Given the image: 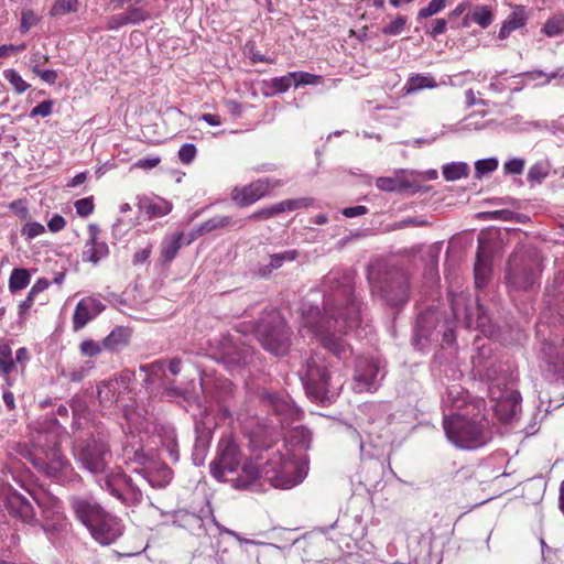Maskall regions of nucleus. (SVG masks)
Returning a JSON list of instances; mask_svg holds the SVG:
<instances>
[{"label":"nucleus","instance_id":"obj_1","mask_svg":"<svg viewBox=\"0 0 564 564\" xmlns=\"http://www.w3.org/2000/svg\"><path fill=\"white\" fill-rule=\"evenodd\" d=\"M355 273L350 269L335 268L322 281L323 313L311 306L302 313L301 333L306 330L319 339L323 347L338 358L349 351L343 335L361 322L362 303L354 292Z\"/></svg>","mask_w":564,"mask_h":564},{"label":"nucleus","instance_id":"obj_2","mask_svg":"<svg viewBox=\"0 0 564 564\" xmlns=\"http://www.w3.org/2000/svg\"><path fill=\"white\" fill-rule=\"evenodd\" d=\"M260 478L274 488L290 489L300 484L304 475L291 458L289 449L285 453L267 449L247 459L241 466V473L230 480L236 488L245 489Z\"/></svg>","mask_w":564,"mask_h":564},{"label":"nucleus","instance_id":"obj_3","mask_svg":"<svg viewBox=\"0 0 564 564\" xmlns=\"http://www.w3.org/2000/svg\"><path fill=\"white\" fill-rule=\"evenodd\" d=\"M443 426L448 441L459 448H478L490 440L489 422L480 413L469 417L467 412H453L444 417Z\"/></svg>","mask_w":564,"mask_h":564},{"label":"nucleus","instance_id":"obj_4","mask_svg":"<svg viewBox=\"0 0 564 564\" xmlns=\"http://www.w3.org/2000/svg\"><path fill=\"white\" fill-rule=\"evenodd\" d=\"M256 334L262 347L275 356H284L290 349L291 333L276 311H271L258 322Z\"/></svg>","mask_w":564,"mask_h":564},{"label":"nucleus","instance_id":"obj_5","mask_svg":"<svg viewBox=\"0 0 564 564\" xmlns=\"http://www.w3.org/2000/svg\"><path fill=\"white\" fill-rule=\"evenodd\" d=\"M138 479H133L122 473L106 475L100 487L126 506H135L142 501L143 495L139 479L147 481L151 487H163L164 484L155 482L145 470H135Z\"/></svg>","mask_w":564,"mask_h":564},{"label":"nucleus","instance_id":"obj_6","mask_svg":"<svg viewBox=\"0 0 564 564\" xmlns=\"http://www.w3.org/2000/svg\"><path fill=\"white\" fill-rule=\"evenodd\" d=\"M75 460L93 475L107 474L111 458L108 444L96 437L78 441L73 447Z\"/></svg>","mask_w":564,"mask_h":564},{"label":"nucleus","instance_id":"obj_7","mask_svg":"<svg viewBox=\"0 0 564 564\" xmlns=\"http://www.w3.org/2000/svg\"><path fill=\"white\" fill-rule=\"evenodd\" d=\"M302 380L306 392L321 402L328 398L332 388L335 389L333 373L325 365L324 356L317 352L307 359Z\"/></svg>","mask_w":564,"mask_h":564},{"label":"nucleus","instance_id":"obj_8","mask_svg":"<svg viewBox=\"0 0 564 564\" xmlns=\"http://www.w3.org/2000/svg\"><path fill=\"white\" fill-rule=\"evenodd\" d=\"M373 270L369 271L368 280L371 284L372 294L380 296L386 303L399 306L408 300V279L403 272L393 270L383 280L375 282Z\"/></svg>","mask_w":564,"mask_h":564},{"label":"nucleus","instance_id":"obj_9","mask_svg":"<svg viewBox=\"0 0 564 564\" xmlns=\"http://www.w3.org/2000/svg\"><path fill=\"white\" fill-rule=\"evenodd\" d=\"M540 264L532 257L512 254L508 261L506 279L514 290H529L538 282Z\"/></svg>","mask_w":564,"mask_h":564},{"label":"nucleus","instance_id":"obj_10","mask_svg":"<svg viewBox=\"0 0 564 564\" xmlns=\"http://www.w3.org/2000/svg\"><path fill=\"white\" fill-rule=\"evenodd\" d=\"M241 453L231 436H223L217 446V454L210 463V473L218 480H228L227 476L236 474L241 465Z\"/></svg>","mask_w":564,"mask_h":564},{"label":"nucleus","instance_id":"obj_11","mask_svg":"<svg viewBox=\"0 0 564 564\" xmlns=\"http://www.w3.org/2000/svg\"><path fill=\"white\" fill-rule=\"evenodd\" d=\"M283 183L274 178H260L243 187H236L231 192V199L240 207L249 206L263 196L270 189L281 186Z\"/></svg>","mask_w":564,"mask_h":564},{"label":"nucleus","instance_id":"obj_12","mask_svg":"<svg viewBox=\"0 0 564 564\" xmlns=\"http://www.w3.org/2000/svg\"><path fill=\"white\" fill-rule=\"evenodd\" d=\"M88 531L93 539L101 545H110L123 534L124 524L121 519L106 512L88 528Z\"/></svg>","mask_w":564,"mask_h":564},{"label":"nucleus","instance_id":"obj_13","mask_svg":"<svg viewBox=\"0 0 564 564\" xmlns=\"http://www.w3.org/2000/svg\"><path fill=\"white\" fill-rule=\"evenodd\" d=\"M384 377V371L378 361L364 359L357 365L354 389L357 392L377 390L379 382Z\"/></svg>","mask_w":564,"mask_h":564},{"label":"nucleus","instance_id":"obj_14","mask_svg":"<svg viewBox=\"0 0 564 564\" xmlns=\"http://www.w3.org/2000/svg\"><path fill=\"white\" fill-rule=\"evenodd\" d=\"M217 349L214 358L228 369H234L245 362L249 355V347L230 336L220 339Z\"/></svg>","mask_w":564,"mask_h":564},{"label":"nucleus","instance_id":"obj_15","mask_svg":"<svg viewBox=\"0 0 564 564\" xmlns=\"http://www.w3.org/2000/svg\"><path fill=\"white\" fill-rule=\"evenodd\" d=\"M69 505L77 520L87 529L107 512L91 496H73Z\"/></svg>","mask_w":564,"mask_h":564},{"label":"nucleus","instance_id":"obj_16","mask_svg":"<svg viewBox=\"0 0 564 564\" xmlns=\"http://www.w3.org/2000/svg\"><path fill=\"white\" fill-rule=\"evenodd\" d=\"M35 467L50 478H61L73 471L72 464L61 454L59 449L54 446L45 452L44 458L34 460Z\"/></svg>","mask_w":564,"mask_h":564},{"label":"nucleus","instance_id":"obj_17","mask_svg":"<svg viewBox=\"0 0 564 564\" xmlns=\"http://www.w3.org/2000/svg\"><path fill=\"white\" fill-rule=\"evenodd\" d=\"M267 402L274 414L280 417L282 424H291L301 419V410L291 400L272 393L267 397Z\"/></svg>","mask_w":564,"mask_h":564},{"label":"nucleus","instance_id":"obj_18","mask_svg":"<svg viewBox=\"0 0 564 564\" xmlns=\"http://www.w3.org/2000/svg\"><path fill=\"white\" fill-rule=\"evenodd\" d=\"M144 0H137L135 3L128 8L121 14L115 15L109 20V29H117L128 24H139L151 18L150 12L144 10L140 4Z\"/></svg>","mask_w":564,"mask_h":564},{"label":"nucleus","instance_id":"obj_19","mask_svg":"<svg viewBox=\"0 0 564 564\" xmlns=\"http://www.w3.org/2000/svg\"><path fill=\"white\" fill-rule=\"evenodd\" d=\"M7 509L10 514L21 519L23 522H31L34 519L32 505L18 492H13L7 498Z\"/></svg>","mask_w":564,"mask_h":564},{"label":"nucleus","instance_id":"obj_20","mask_svg":"<svg viewBox=\"0 0 564 564\" xmlns=\"http://www.w3.org/2000/svg\"><path fill=\"white\" fill-rule=\"evenodd\" d=\"M474 271L476 286L484 288L489 279L490 264L485 241L481 236L478 237V252Z\"/></svg>","mask_w":564,"mask_h":564},{"label":"nucleus","instance_id":"obj_21","mask_svg":"<svg viewBox=\"0 0 564 564\" xmlns=\"http://www.w3.org/2000/svg\"><path fill=\"white\" fill-rule=\"evenodd\" d=\"M89 230L91 235L89 240L86 242V250L83 253V259L88 262L97 263L108 256L109 249L106 242L97 241L98 229L95 225H90Z\"/></svg>","mask_w":564,"mask_h":564},{"label":"nucleus","instance_id":"obj_22","mask_svg":"<svg viewBox=\"0 0 564 564\" xmlns=\"http://www.w3.org/2000/svg\"><path fill=\"white\" fill-rule=\"evenodd\" d=\"M99 306V302L94 299H83L80 300L74 311L73 314V326L75 330H78L85 327L88 322L93 318L91 310H95Z\"/></svg>","mask_w":564,"mask_h":564},{"label":"nucleus","instance_id":"obj_23","mask_svg":"<svg viewBox=\"0 0 564 564\" xmlns=\"http://www.w3.org/2000/svg\"><path fill=\"white\" fill-rule=\"evenodd\" d=\"M466 326L468 328H473V327L478 328L486 336H492L495 334V327L491 324V318L487 314V311L485 310V307L480 304L477 305L476 319L473 318V316L469 312H466Z\"/></svg>","mask_w":564,"mask_h":564},{"label":"nucleus","instance_id":"obj_24","mask_svg":"<svg viewBox=\"0 0 564 564\" xmlns=\"http://www.w3.org/2000/svg\"><path fill=\"white\" fill-rule=\"evenodd\" d=\"M131 330L128 327L119 326L104 338L102 346L110 351H117L129 344Z\"/></svg>","mask_w":564,"mask_h":564},{"label":"nucleus","instance_id":"obj_25","mask_svg":"<svg viewBox=\"0 0 564 564\" xmlns=\"http://www.w3.org/2000/svg\"><path fill=\"white\" fill-rule=\"evenodd\" d=\"M184 245V234L175 232L164 238L161 243V259L163 262H171Z\"/></svg>","mask_w":564,"mask_h":564},{"label":"nucleus","instance_id":"obj_26","mask_svg":"<svg viewBox=\"0 0 564 564\" xmlns=\"http://www.w3.org/2000/svg\"><path fill=\"white\" fill-rule=\"evenodd\" d=\"M297 257L299 252L296 250H285L283 252L271 254L269 263L259 269V274L267 276L274 270L282 268L285 262H292Z\"/></svg>","mask_w":564,"mask_h":564},{"label":"nucleus","instance_id":"obj_27","mask_svg":"<svg viewBox=\"0 0 564 564\" xmlns=\"http://www.w3.org/2000/svg\"><path fill=\"white\" fill-rule=\"evenodd\" d=\"M436 321L434 312H425L417 317L415 326V339L421 341L422 339L429 340L433 336V330L430 326H433Z\"/></svg>","mask_w":564,"mask_h":564},{"label":"nucleus","instance_id":"obj_28","mask_svg":"<svg viewBox=\"0 0 564 564\" xmlns=\"http://www.w3.org/2000/svg\"><path fill=\"white\" fill-rule=\"evenodd\" d=\"M293 75L292 72L281 76L274 77L270 82H263V85L271 88L272 90H263L265 96H274L276 94L285 93L292 84Z\"/></svg>","mask_w":564,"mask_h":564},{"label":"nucleus","instance_id":"obj_29","mask_svg":"<svg viewBox=\"0 0 564 564\" xmlns=\"http://www.w3.org/2000/svg\"><path fill=\"white\" fill-rule=\"evenodd\" d=\"M139 372L143 373V386L149 388L152 383H154L155 379H159L164 373V366L160 361H155L148 365H141L139 368Z\"/></svg>","mask_w":564,"mask_h":564},{"label":"nucleus","instance_id":"obj_30","mask_svg":"<svg viewBox=\"0 0 564 564\" xmlns=\"http://www.w3.org/2000/svg\"><path fill=\"white\" fill-rule=\"evenodd\" d=\"M48 288V281L39 279L29 291L24 301L19 306V314L23 316L33 305L35 296Z\"/></svg>","mask_w":564,"mask_h":564},{"label":"nucleus","instance_id":"obj_31","mask_svg":"<svg viewBox=\"0 0 564 564\" xmlns=\"http://www.w3.org/2000/svg\"><path fill=\"white\" fill-rule=\"evenodd\" d=\"M31 281L26 269H13L9 279V290L14 293L25 289Z\"/></svg>","mask_w":564,"mask_h":564},{"label":"nucleus","instance_id":"obj_32","mask_svg":"<svg viewBox=\"0 0 564 564\" xmlns=\"http://www.w3.org/2000/svg\"><path fill=\"white\" fill-rule=\"evenodd\" d=\"M470 19L482 29H487L494 21V13L490 7L481 4L470 11Z\"/></svg>","mask_w":564,"mask_h":564},{"label":"nucleus","instance_id":"obj_33","mask_svg":"<svg viewBox=\"0 0 564 564\" xmlns=\"http://www.w3.org/2000/svg\"><path fill=\"white\" fill-rule=\"evenodd\" d=\"M466 393L463 391V389L459 386H453L447 391V395L444 399V404L446 406H451L453 411L455 410H462L463 406L466 404Z\"/></svg>","mask_w":564,"mask_h":564},{"label":"nucleus","instance_id":"obj_34","mask_svg":"<svg viewBox=\"0 0 564 564\" xmlns=\"http://www.w3.org/2000/svg\"><path fill=\"white\" fill-rule=\"evenodd\" d=\"M232 224V219L229 216H214L203 224L197 229L199 235L208 234L217 229L225 228Z\"/></svg>","mask_w":564,"mask_h":564},{"label":"nucleus","instance_id":"obj_35","mask_svg":"<svg viewBox=\"0 0 564 564\" xmlns=\"http://www.w3.org/2000/svg\"><path fill=\"white\" fill-rule=\"evenodd\" d=\"M436 87V82L432 76L425 75H413L409 78L406 83V93L411 94L424 88H434Z\"/></svg>","mask_w":564,"mask_h":564},{"label":"nucleus","instance_id":"obj_36","mask_svg":"<svg viewBox=\"0 0 564 564\" xmlns=\"http://www.w3.org/2000/svg\"><path fill=\"white\" fill-rule=\"evenodd\" d=\"M469 173V166L466 163H451L443 166V175L446 181H456L466 177Z\"/></svg>","mask_w":564,"mask_h":564},{"label":"nucleus","instance_id":"obj_37","mask_svg":"<svg viewBox=\"0 0 564 564\" xmlns=\"http://www.w3.org/2000/svg\"><path fill=\"white\" fill-rule=\"evenodd\" d=\"M312 202L313 200L311 198H306V197L296 198V199H286V200L276 203L275 207H276L278 214H281L286 210L291 212V210H296L300 208H307L312 205Z\"/></svg>","mask_w":564,"mask_h":564},{"label":"nucleus","instance_id":"obj_38","mask_svg":"<svg viewBox=\"0 0 564 564\" xmlns=\"http://www.w3.org/2000/svg\"><path fill=\"white\" fill-rule=\"evenodd\" d=\"M542 32L549 37L561 35L564 32V15H554L550 18L545 22Z\"/></svg>","mask_w":564,"mask_h":564},{"label":"nucleus","instance_id":"obj_39","mask_svg":"<svg viewBox=\"0 0 564 564\" xmlns=\"http://www.w3.org/2000/svg\"><path fill=\"white\" fill-rule=\"evenodd\" d=\"M3 77L12 85L17 94H23L30 87V85L13 68L6 69L3 72Z\"/></svg>","mask_w":564,"mask_h":564},{"label":"nucleus","instance_id":"obj_40","mask_svg":"<svg viewBox=\"0 0 564 564\" xmlns=\"http://www.w3.org/2000/svg\"><path fill=\"white\" fill-rule=\"evenodd\" d=\"M528 20V15L523 7H517L503 21V23L509 24V28L512 31H516L525 25Z\"/></svg>","mask_w":564,"mask_h":564},{"label":"nucleus","instance_id":"obj_41","mask_svg":"<svg viewBox=\"0 0 564 564\" xmlns=\"http://www.w3.org/2000/svg\"><path fill=\"white\" fill-rule=\"evenodd\" d=\"M14 367L12 360V350L8 343L0 344V372L8 375Z\"/></svg>","mask_w":564,"mask_h":564},{"label":"nucleus","instance_id":"obj_42","mask_svg":"<svg viewBox=\"0 0 564 564\" xmlns=\"http://www.w3.org/2000/svg\"><path fill=\"white\" fill-rule=\"evenodd\" d=\"M542 352L546 362L553 366L555 370L562 365V354L554 344H544Z\"/></svg>","mask_w":564,"mask_h":564},{"label":"nucleus","instance_id":"obj_43","mask_svg":"<svg viewBox=\"0 0 564 564\" xmlns=\"http://www.w3.org/2000/svg\"><path fill=\"white\" fill-rule=\"evenodd\" d=\"M162 434H160L162 446L165 447L171 456H175L177 451L175 431L171 427H162Z\"/></svg>","mask_w":564,"mask_h":564},{"label":"nucleus","instance_id":"obj_44","mask_svg":"<svg viewBox=\"0 0 564 564\" xmlns=\"http://www.w3.org/2000/svg\"><path fill=\"white\" fill-rule=\"evenodd\" d=\"M77 0H56L51 9L52 17H62L77 10Z\"/></svg>","mask_w":564,"mask_h":564},{"label":"nucleus","instance_id":"obj_45","mask_svg":"<svg viewBox=\"0 0 564 564\" xmlns=\"http://www.w3.org/2000/svg\"><path fill=\"white\" fill-rule=\"evenodd\" d=\"M292 75L295 87L304 85H318L323 82V77L321 75L306 72H292Z\"/></svg>","mask_w":564,"mask_h":564},{"label":"nucleus","instance_id":"obj_46","mask_svg":"<svg viewBox=\"0 0 564 564\" xmlns=\"http://www.w3.org/2000/svg\"><path fill=\"white\" fill-rule=\"evenodd\" d=\"M116 386L117 381H108L106 383H102L98 388V398L100 399L101 403H113L117 401L116 397Z\"/></svg>","mask_w":564,"mask_h":564},{"label":"nucleus","instance_id":"obj_47","mask_svg":"<svg viewBox=\"0 0 564 564\" xmlns=\"http://www.w3.org/2000/svg\"><path fill=\"white\" fill-rule=\"evenodd\" d=\"M145 209H147V214L150 217H158V216H164V215L169 214L171 212L172 207H171L170 203H167L163 199H159V200L149 203L145 206Z\"/></svg>","mask_w":564,"mask_h":564},{"label":"nucleus","instance_id":"obj_48","mask_svg":"<svg viewBox=\"0 0 564 564\" xmlns=\"http://www.w3.org/2000/svg\"><path fill=\"white\" fill-rule=\"evenodd\" d=\"M446 2L447 0H431L426 7L419 10L417 20L437 14L446 7Z\"/></svg>","mask_w":564,"mask_h":564},{"label":"nucleus","instance_id":"obj_49","mask_svg":"<svg viewBox=\"0 0 564 564\" xmlns=\"http://www.w3.org/2000/svg\"><path fill=\"white\" fill-rule=\"evenodd\" d=\"M311 435L304 427H296L291 431L290 442L300 445L302 448H307L310 445Z\"/></svg>","mask_w":564,"mask_h":564},{"label":"nucleus","instance_id":"obj_50","mask_svg":"<svg viewBox=\"0 0 564 564\" xmlns=\"http://www.w3.org/2000/svg\"><path fill=\"white\" fill-rule=\"evenodd\" d=\"M498 167V160L495 158L478 160L475 163L476 176L481 177L485 174L491 173Z\"/></svg>","mask_w":564,"mask_h":564},{"label":"nucleus","instance_id":"obj_51","mask_svg":"<svg viewBox=\"0 0 564 564\" xmlns=\"http://www.w3.org/2000/svg\"><path fill=\"white\" fill-rule=\"evenodd\" d=\"M549 174V169L543 163L533 164L528 172V181L531 183H541Z\"/></svg>","mask_w":564,"mask_h":564},{"label":"nucleus","instance_id":"obj_52","mask_svg":"<svg viewBox=\"0 0 564 564\" xmlns=\"http://www.w3.org/2000/svg\"><path fill=\"white\" fill-rule=\"evenodd\" d=\"M447 21L443 18L432 20L425 28V33L435 39L446 32Z\"/></svg>","mask_w":564,"mask_h":564},{"label":"nucleus","instance_id":"obj_53","mask_svg":"<svg viewBox=\"0 0 564 564\" xmlns=\"http://www.w3.org/2000/svg\"><path fill=\"white\" fill-rule=\"evenodd\" d=\"M102 348H104L102 341L98 343L93 339L84 340L79 345V350H80L82 355L87 356V357L98 356L101 352Z\"/></svg>","mask_w":564,"mask_h":564},{"label":"nucleus","instance_id":"obj_54","mask_svg":"<svg viewBox=\"0 0 564 564\" xmlns=\"http://www.w3.org/2000/svg\"><path fill=\"white\" fill-rule=\"evenodd\" d=\"M405 24L406 18L404 15H398L382 29V33L387 35H398L403 31Z\"/></svg>","mask_w":564,"mask_h":564},{"label":"nucleus","instance_id":"obj_55","mask_svg":"<svg viewBox=\"0 0 564 564\" xmlns=\"http://www.w3.org/2000/svg\"><path fill=\"white\" fill-rule=\"evenodd\" d=\"M525 161L520 158H513L505 162L503 170L506 174L519 175L523 172Z\"/></svg>","mask_w":564,"mask_h":564},{"label":"nucleus","instance_id":"obj_56","mask_svg":"<svg viewBox=\"0 0 564 564\" xmlns=\"http://www.w3.org/2000/svg\"><path fill=\"white\" fill-rule=\"evenodd\" d=\"M37 22L39 17L32 10H23L21 14V32L26 33Z\"/></svg>","mask_w":564,"mask_h":564},{"label":"nucleus","instance_id":"obj_57","mask_svg":"<svg viewBox=\"0 0 564 564\" xmlns=\"http://www.w3.org/2000/svg\"><path fill=\"white\" fill-rule=\"evenodd\" d=\"M197 150L193 143H185L178 150V158L182 163L189 164L194 161Z\"/></svg>","mask_w":564,"mask_h":564},{"label":"nucleus","instance_id":"obj_58","mask_svg":"<svg viewBox=\"0 0 564 564\" xmlns=\"http://www.w3.org/2000/svg\"><path fill=\"white\" fill-rule=\"evenodd\" d=\"M76 213L82 217H87L94 212V203L91 197L80 198L75 202Z\"/></svg>","mask_w":564,"mask_h":564},{"label":"nucleus","instance_id":"obj_59","mask_svg":"<svg viewBox=\"0 0 564 564\" xmlns=\"http://www.w3.org/2000/svg\"><path fill=\"white\" fill-rule=\"evenodd\" d=\"M45 231V228L40 223H28L22 228V235L28 239H34L35 237L42 235Z\"/></svg>","mask_w":564,"mask_h":564},{"label":"nucleus","instance_id":"obj_60","mask_svg":"<svg viewBox=\"0 0 564 564\" xmlns=\"http://www.w3.org/2000/svg\"><path fill=\"white\" fill-rule=\"evenodd\" d=\"M376 186L386 192H394L400 188V182L393 177H379L376 181Z\"/></svg>","mask_w":564,"mask_h":564},{"label":"nucleus","instance_id":"obj_61","mask_svg":"<svg viewBox=\"0 0 564 564\" xmlns=\"http://www.w3.org/2000/svg\"><path fill=\"white\" fill-rule=\"evenodd\" d=\"M52 109H53V101L44 100L31 110L30 117H32V118L37 117V116L43 117V118L47 117L52 113Z\"/></svg>","mask_w":564,"mask_h":564},{"label":"nucleus","instance_id":"obj_62","mask_svg":"<svg viewBox=\"0 0 564 564\" xmlns=\"http://www.w3.org/2000/svg\"><path fill=\"white\" fill-rule=\"evenodd\" d=\"M275 215H279V214H278V210H276V207L274 204L270 207H265V208H262L260 210L252 213L249 216V218L254 219V220H264V219H270V218L274 217Z\"/></svg>","mask_w":564,"mask_h":564},{"label":"nucleus","instance_id":"obj_63","mask_svg":"<svg viewBox=\"0 0 564 564\" xmlns=\"http://www.w3.org/2000/svg\"><path fill=\"white\" fill-rule=\"evenodd\" d=\"M134 226V221L132 219L124 220L123 218H119L112 226V231L115 236H122L129 229Z\"/></svg>","mask_w":564,"mask_h":564},{"label":"nucleus","instance_id":"obj_64","mask_svg":"<svg viewBox=\"0 0 564 564\" xmlns=\"http://www.w3.org/2000/svg\"><path fill=\"white\" fill-rule=\"evenodd\" d=\"M66 225L65 219L61 215H54L47 223V227L52 232L62 230Z\"/></svg>","mask_w":564,"mask_h":564}]
</instances>
